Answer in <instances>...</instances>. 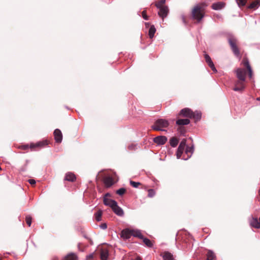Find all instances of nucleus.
<instances>
[{
    "label": "nucleus",
    "instance_id": "nucleus-1",
    "mask_svg": "<svg viewBox=\"0 0 260 260\" xmlns=\"http://www.w3.org/2000/svg\"><path fill=\"white\" fill-rule=\"evenodd\" d=\"M207 6L205 3H200L195 5L191 12L192 18L198 22H200L205 16V9Z\"/></svg>",
    "mask_w": 260,
    "mask_h": 260
},
{
    "label": "nucleus",
    "instance_id": "nucleus-2",
    "mask_svg": "<svg viewBox=\"0 0 260 260\" xmlns=\"http://www.w3.org/2000/svg\"><path fill=\"white\" fill-rule=\"evenodd\" d=\"M228 40L231 49L234 55L236 57L241 58V55L239 48V42L238 40L235 37L230 36L228 38Z\"/></svg>",
    "mask_w": 260,
    "mask_h": 260
},
{
    "label": "nucleus",
    "instance_id": "nucleus-3",
    "mask_svg": "<svg viewBox=\"0 0 260 260\" xmlns=\"http://www.w3.org/2000/svg\"><path fill=\"white\" fill-rule=\"evenodd\" d=\"M169 125L168 120L165 119H158L156 120L151 126L153 130L156 131H164V128H167Z\"/></svg>",
    "mask_w": 260,
    "mask_h": 260
},
{
    "label": "nucleus",
    "instance_id": "nucleus-4",
    "mask_svg": "<svg viewBox=\"0 0 260 260\" xmlns=\"http://www.w3.org/2000/svg\"><path fill=\"white\" fill-rule=\"evenodd\" d=\"M245 87V81L238 79L235 83L233 90L236 91L242 92Z\"/></svg>",
    "mask_w": 260,
    "mask_h": 260
},
{
    "label": "nucleus",
    "instance_id": "nucleus-5",
    "mask_svg": "<svg viewBox=\"0 0 260 260\" xmlns=\"http://www.w3.org/2000/svg\"><path fill=\"white\" fill-rule=\"evenodd\" d=\"M242 63L243 64V66L246 68L249 78H252L253 75L252 70L249 64L248 58L246 57H244Z\"/></svg>",
    "mask_w": 260,
    "mask_h": 260
},
{
    "label": "nucleus",
    "instance_id": "nucleus-6",
    "mask_svg": "<svg viewBox=\"0 0 260 260\" xmlns=\"http://www.w3.org/2000/svg\"><path fill=\"white\" fill-rule=\"evenodd\" d=\"M246 71L245 69L238 68L236 71V77L238 79L245 81Z\"/></svg>",
    "mask_w": 260,
    "mask_h": 260
},
{
    "label": "nucleus",
    "instance_id": "nucleus-7",
    "mask_svg": "<svg viewBox=\"0 0 260 260\" xmlns=\"http://www.w3.org/2000/svg\"><path fill=\"white\" fill-rule=\"evenodd\" d=\"M186 140L185 139H183L180 142L176 153L177 158H179L181 156L186 146Z\"/></svg>",
    "mask_w": 260,
    "mask_h": 260
},
{
    "label": "nucleus",
    "instance_id": "nucleus-8",
    "mask_svg": "<svg viewBox=\"0 0 260 260\" xmlns=\"http://www.w3.org/2000/svg\"><path fill=\"white\" fill-rule=\"evenodd\" d=\"M192 114V110L189 108H184L183 109H182L178 116H182V117H186V118H191V115Z\"/></svg>",
    "mask_w": 260,
    "mask_h": 260
},
{
    "label": "nucleus",
    "instance_id": "nucleus-9",
    "mask_svg": "<svg viewBox=\"0 0 260 260\" xmlns=\"http://www.w3.org/2000/svg\"><path fill=\"white\" fill-rule=\"evenodd\" d=\"M159 11L158 14L162 20L167 17L169 13V8L167 6L164 7L158 8Z\"/></svg>",
    "mask_w": 260,
    "mask_h": 260
},
{
    "label": "nucleus",
    "instance_id": "nucleus-10",
    "mask_svg": "<svg viewBox=\"0 0 260 260\" xmlns=\"http://www.w3.org/2000/svg\"><path fill=\"white\" fill-rule=\"evenodd\" d=\"M167 141V137L164 136H157L153 139L154 142L158 145H164Z\"/></svg>",
    "mask_w": 260,
    "mask_h": 260
},
{
    "label": "nucleus",
    "instance_id": "nucleus-11",
    "mask_svg": "<svg viewBox=\"0 0 260 260\" xmlns=\"http://www.w3.org/2000/svg\"><path fill=\"white\" fill-rule=\"evenodd\" d=\"M54 139L56 143H60L62 140V135L59 129H56L54 131Z\"/></svg>",
    "mask_w": 260,
    "mask_h": 260
},
{
    "label": "nucleus",
    "instance_id": "nucleus-12",
    "mask_svg": "<svg viewBox=\"0 0 260 260\" xmlns=\"http://www.w3.org/2000/svg\"><path fill=\"white\" fill-rule=\"evenodd\" d=\"M204 57H205L206 62L208 63V66L210 67V68L211 69V70L214 72H216L217 70L214 66L213 62H212V61L211 60V57L207 54H204Z\"/></svg>",
    "mask_w": 260,
    "mask_h": 260
},
{
    "label": "nucleus",
    "instance_id": "nucleus-13",
    "mask_svg": "<svg viewBox=\"0 0 260 260\" xmlns=\"http://www.w3.org/2000/svg\"><path fill=\"white\" fill-rule=\"evenodd\" d=\"M47 145H48V141L47 140H44L38 142L36 144H31L29 147L31 150H33L35 148H42Z\"/></svg>",
    "mask_w": 260,
    "mask_h": 260
},
{
    "label": "nucleus",
    "instance_id": "nucleus-14",
    "mask_svg": "<svg viewBox=\"0 0 260 260\" xmlns=\"http://www.w3.org/2000/svg\"><path fill=\"white\" fill-rule=\"evenodd\" d=\"M250 224L252 227L259 229L260 228V216L259 220L257 218L252 217L250 221Z\"/></svg>",
    "mask_w": 260,
    "mask_h": 260
},
{
    "label": "nucleus",
    "instance_id": "nucleus-15",
    "mask_svg": "<svg viewBox=\"0 0 260 260\" xmlns=\"http://www.w3.org/2000/svg\"><path fill=\"white\" fill-rule=\"evenodd\" d=\"M104 183L107 187H110L114 183V181L112 177L108 176L104 178Z\"/></svg>",
    "mask_w": 260,
    "mask_h": 260
},
{
    "label": "nucleus",
    "instance_id": "nucleus-16",
    "mask_svg": "<svg viewBox=\"0 0 260 260\" xmlns=\"http://www.w3.org/2000/svg\"><path fill=\"white\" fill-rule=\"evenodd\" d=\"M133 230L129 229H125L123 230L121 232V237L125 239H129L131 238L132 236H133L132 233Z\"/></svg>",
    "mask_w": 260,
    "mask_h": 260
},
{
    "label": "nucleus",
    "instance_id": "nucleus-17",
    "mask_svg": "<svg viewBox=\"0 0 260 260\" xmlns=\"http://www.w3.org/2000/svg\"><path fill=\"white\" fill-rule=\"evenodd\" d=\"M76 179L75 175L72 172H68L66 174L64 180L70 182H74Z\"/></svg>",
    "mask_w": 260,
    "mask_h": 260
},
{
    "label": "nucleus",
    "instance_id": "nucleus-18",
    "mask_svg": "<svg viewBox=\"0 0 260 260\" xmlns=\"http://www.w3.org/2000/svg\"><path fill=\"white\" fill-rule=\"evenodd\" d=\"M111 208L114 213L117 215L119 216H122L123 215V211L122 209L118 206L117 203L115 204V205H114V206L112 207Z\"/></svg>",
    "mask_w": 260,
    "mask_h": 260
},
{
    "label": "nucleus",
    "instance_id": "nucleus-19",
    "mask_svg": "<svg viewBox=\"0 0 260 260\" xmlns=\"http://www.w3.org/2000/svg\"><path fill=\"white\" fill-rule=\"evenodd\" d=\"M109 256V251L107 249L102 248L100 252V257L102 260H107Z\"/></svg>",
    "mask_w": 260,
    "mask_h": 260
},
{
    "label": "nucleus",
    "instance_id": "nucleus-20",
    "mask_svg": "<svg viewBox=\"0 0 260 260\" xmlns=\"http://www.w3.org/2000/svg\"><path fill=\"white\" fill-rule=\"evenodd\" d=\"M251 3L248 6L249 9H256L260 6V0H252Z\"/></svg>",
    "mask_w": 260,
    "mask_h": 260
},
{
    "label": "nucleus",
    "instance_id": "nucleus-21",
    "mask_svg": "<svg viewBox=\"0 0 260 260\" xmlns=\"http://www.w3.org/2000/svg\"><path fill=\"white\" fill-rule=\"evenodd\" d=\"M190 123V120L188 118L178 119L176 121V124L182 126V125H187Z\"/></svg>",
    "mask_w": 260,
    "mask_h": 260
},
{
    "label": "nucleus",
    "instance_id": "nucleus-22",
    "mask_svg": "<svg viewBox=\"0 0 260 260\" xmlns=\"http://www.w3.org/2000/svg\"><path fill=\"white\" fill-rule=\"evenodd\" d=\"M104 203L106 206H109L111 208L112 207L114 206V205H115V204H116V202L114 200L109 199L107 198H104L103 200Z\"/></svg>",
    "mask_w": 260,
    "mask_h": 260
},
{
    "label": "nucleus",
    "instance_id": "nucleus-23",
    "mask_svg": "<svg viewBox=\"0 0 260 260\" xmlns=\"http://www.w3.org/2000/svg\"><path fill=\"white\" fill-rule=\"evenodd\" d=\"M225 6V4L223 2H218L214 3L212 5V8L214 10H218L222 9Z\"/></svg>",
    "mask_w": 260,
    "mask_h": 260
},
{
    "label": "nucleus",
    "instance_id": "nucleus-24",
    "mask_svg": "<svg viewBox=\"0 0 260 260\" xmlns=\"http://www.w3.org/2000/svg\"><path fill=\"white\" fill-rule=\"evenodd\" d=\"M141 239L147 247H152L153 246L154 241H151L148 238H145L144 236L143 238H142Z\"/></svg>",
    "mask_w": 260,
    "mask_h": 260
},
{
    "label": "nucleus",
    "instance_id": "nucleus-25",
    "mask_svg": "<svg viewBox=\"0 0 260 260\" xmlns=\"http://www.w3.org/2000/svg\"><path fill=\"white\" fill-rule=\"evenodd\" d=\"M62 260H78L77 256L73 253L67 255Z\"/></svg>",
    "mask_w": 260,
    "mask_h": 260
},
{
    "label": "nucleus",
    "instance_id": "nucleus-26",
    "mask_svg": "<svg viewBox=\"0 0 260 260\" xmlns=\"http://www.w3.org/2000/svg\"><path fill=\"white\" fill-rule=\"evenodd\" d=\"M201 118V113L198 111L193 112L190 118H193L196 121L199 120Z\"/></svg>",
    "mask_w": 260,
    "mask_h": 260
},
{
    "label": "nucleus",
    "instance_id": "nucleus-27",
    "mask_svg": "<svg viewBox=\"0 0 260 260\" xmlns=\"http://www.w3.org/2000/svg\"><path fill=\"white\" fill-rule=\"evenodd\" d=\"M206 260H215L216 256L215 253L211 250H209L206 254Z\"/></svg>",
    "mask_w": 260,
    "mask_h": 260
},
{
    "label": "nucleus",
    "instance_id": "nucleus-28",
    "mask_svg": "<svg viewBox=\"0 0 260 260\" xmlns=\"http://www.w3.org/2000/svg\"><path fill=\"white\" fill-rule=\"evenodd\" d=\"M164 260H174L173 255L169 252H165L162 254Z\"/></svg>",
    "mask_w": 260,
    "mask_h": 260
},
{
    "label": "nucleus",
    "instance_id": "nucleus-29",
    "mask_svg": "<svg viewBox=\"0 0 260 260\" xmlns=\"http://www.w3.org/2000/svg\"><path fill=\"white\" fill-rule=\"evenodd\" d=\"M155 32H156V29H155L154 26L153 25H151V26L149 28V32H148V35H149V38L150 39H152L153 38Z\"/></svg>",
    "mask_w": 260,
    "mask_h": 260
},
{
    "label": "nucleus",
    "instance_id": "nucleus-30",
    "mask_svg": "<svg viewBox=\"0 0 260 260\" xmlns=\"http://www.w3.org/2000/svg\"><path fill=\"white\" fill-rule=\"evenodd\" d=\"M170 143L171 146L175 147L178 143V140L175 137H173L170 139Z\"/></svg>",
    "mask_w": 260,
    "mask_h": 260
},
{
    "label": "nucleus",
    "instance_id": "nucleus-31",
    "mask_svg": "<svg viewBox=\"0 0 260 260\" xmlns=\"http://www.w3.org/2000/svg\"><path fill=\"white\" fill-rule=\"evenodd\" d=\"M132 234H133V236H134V237H138L140 239H142V238H143V235L141 234V233L140 232V231H138V230H133V232H132Z\"/></svg>",
    "mask_w": 260,
    "mask_h": 260
},
{
    "label": "nucleus",
    "instance_id": "nucleus-32",
    "mask_svg": "<svg viewBox=\"0 0 260 260\" xmlns=\"http://www.w3.org/2000/svg\"><path fill=\"white\" fill-rule=\"evenodd\" d=\"M165 3L166 0H159L156 3L155 6L157 7V8L166 7V6L165 5Z\"/></svg>",
    "mask_w": 260,
    "mask_h": 260
},
{
    "label": "nucleus",
    "instance_id": "nucleus-33",
    "mask_svg": "<svg viewBox=\"0 0 260 260\" xmlns=\"http://www.w3.org/2000/svg\"><path fill=\"white\" fill-rule=\"evenodd\" d=\"M193 148L192 146H187L185 150V153L188 154V157H190L191 154L193 153Z\"/></svg>",
    "mask_w": 260,
    "mask_h": 260
},
{
    "label": "nucleus",
    "instance_id": "nucleus-34",
    "mask_svg": "<svg viewBox=\"0 0 260 260\" xmlns=\"http://www.w3.org/2000/svg\"><path fill=\"white\" fill-rule=\"evenodd\" d=\"M102 215V211L101 210H98V211L95 214V219L98 221H100L101 220Z\"/></svg>",
    "mask_w": 260,
    "mask_h": 260
},
{
    "label": "nucleus",
    "instance_id": "nucleus-35",
    "mask_svg": "<svg viewBox=\"0 0 260 260\" xmlns=\"http://www.w3.org/2000/svg\"><path fill=\"white\" fill-rule=\"evenodd\" d=\"M138 148V146L137 144H131L130 145H129L127 147V149L129 151H135L136 150V149H137Z\"/></svg>",
    "mask_w": 260,
    "mask_h": 260
},
{
    "label": "nucleus",
    "instance_id": "nucleus-36",
    "mask_svg": "<svg viewBox=\"0 0 260 260\" xmlns=\"http://www.w3.org/2000/svg\"><path fill=\"white\" fill-rule=\"evenodd\" d=\"M247 0H236L237 3L240 7L245 6Z\"/></svg>",
    "mask_w": 260,
    "mask_h": 260
},
{
    "label": "nucleus",
    "instance_id": "nucleus-37",
    "mask_svg": "<svg viewBox=\"0 0 260 260\" xmlns=\"http://www.w3.org/2000/svg\"><path fill=\"white\" fill-rule=\"evenodd\" d=\"M116 193L119 196H122L126 192V189L124 188H121L116 191Z\"/></svg>",
    "mask_w": 260,
    "mask_h": 260
},
{
    "label": "nucleus",
    "instance_id": "nucleus-38",
    "mask_svg": "<svg viewBox=\"0 0 260 260\" xmlns=\"http://www.w3.org/2000/svg\"><path fill=\"white\" fill-rule=\"evenodd\" d=\"M148 197L149 198H152L155 194V192L154 190L153 189H148Z\"/></svg>",
    "mask_w": 260,
    "mask_h": 260
},
{
    "label": "nucleus",
    "instance_id": "nucleus-39",
    "mask_svg": "<svg viewBox=\"0 0 260 260\" xmlns=\"http://www.w3.org/2000/svg\"><path fill=\"white\" fill-rule=\"evenodd\" d=\"M32 218L30 215H27L25 217V221L27 224L30 226L31 223Z\"/></svg>",
    "mask_w": 260,
    "mask_h": 260
},
{
    "label": "nucleus",
    "instance_id": "nucleus-40",
    "mask_svg": "<svg viewBox=\"0 0 260 260\" xmlns=\"http://www.w3.org/2000/svg\"><path fill=\"white\" fill-rule=\"evenodd\" d=\"M28 162L29 161L28 160H26V161H25V164L23 166H22V167L20 168L19 171L20 172H24L26 171V167L27 166V165L28 164Z\"/></svg>",
    "mask_w": 260,
    "mask_h": 260
},
{
    "label": "nucleus",
    "instance_id": "nucleus-41",
    "mask_svg": "<svg viewBox=\"0 0 260 260\" xmlns=\"http://www.w3.org/2000/svg\"><path fill=\"white\" fill-rule=\"evenodd\" d=\"M28 162L29 161L28 160H26V161H25V164L23 166H22V167L20 168L19 171L20 172H24L26 171V167L27 166V165L28 164Z\"/></svg>",
    "mask_w": 260,
    "mask_h": 260
},
{
    "label": "nucleus",
    "instance_id": "nucleus-42",
    "mask_svg": "<svg viewBox=\"0 0 260 260\" xmlns=\"http://www.w3.org/2000/svg\"><path fill=\"white\" fill-rule=\"evenodd\" d=\"M130 184L134 187L137 188L140 185H141V183L140 182H136L133 181H130Z\"/></svg>",
    "mask_w": 260,
    "mask_h": 260
},
{
    "label": "nucleus",
    "instance_id": "nucleus-43",
    "mask_svg": "<svg viewBox=\"0 0 260 260\" xmlns=\"http://www.w3.org/2000/svg\"><path fill=\"white\" fill-rule=\"evenodd\" d=\"M95 256V253L94 252L90 254L89 255L86 256V258L87 260H90L93 259Z\"/></svg>",
    "mask_w": 260,
    "mask_h": 260
},
{
    "label": "nucleus",
    "instance_id": "nucleus-44",
    "mask_svg": "<svg viewBox=\"0 0 260 260\" xmlns=\"http://www.w3.org/2000/svg\"><path fill=\"white\" fill-rule=\"evenodd\" d=\"M142 15L143 18L145 20H148V16L146 14V11L144 10L142 12Z\"/></svg>",
    "mask_w": 260,
    "mask_h": 260
},
{
    "label": "nucleus",
    "instance_id": "nucleus-45",
    "mask_svg": "<svg viewBox=\"0 0 260 260\" xmlns=\"http://www.w3.org/2000/svg\"><path fill=\"white\" fill-rule=\"evenodd\" d=\"M180 133L181 134H184L185 133V128L182 127V126H180L178 129Z\"/></svg>",
    "mask_w": 260,
    "mask_h": 260
},
{
    "label": "nucleus",
    "instance_id": "nucleus-46",
    "mask_svg": "<svg viewBox=\"0 0 260 260\" xmlns=\"http://www.w3.org/2000/svg\"><path fill=\"white\" fill-rule=\"evenodd\" d=\"M19 148L23 150H27L29 148V146L28 145H21L19 147Z\"/></svg>",
    "mask_w": 260,
    "mask_h": 260
},
{
    "label": "nucleus",
    "instance_id": "nucleus-47",
    "mask_svg": "<svg viewBox=\"0 0 260 260\" xmlns=\"http://www.w3.org/2000/svg\"><path fill=\"white\" fill-rule=\"evenodd\" d=\"M28 182L31 185H35L36 184V181L34 179H29L28 180Z\"/></svg>",
    "mask_w": 260,
    "mask_h": 260
},
{
    "label": "nucleus",
    "instance_id": "nucleus-48",
    "mask_svg": "<svg viewBox=\"0 0 260 260\" xmlns=\"http://www.w3.org/2000/svg\"><path fill=\"white\" fill-rule=\"evenodd\" d=\"M84 237H85V238H86V239H87L88 240V241H89V242H90V244L91 245H92V244H93V242H92V241L91 240V239H90V238H88V237H86L85 235L84 236Z\"/></svg>",
    "mask_w": 260,
    "mask_h": 260
},
{
    "label": "nucleus",
    "instance_id": "nucleus-49",
    "mask_svg": "<svg viewBox=\"0 0 260 260\" xmlns=\"http://www.w3.org/2000/svg\"><path fill=\"white\" fill-rule=\"evenodd\" d=\"M101 227L103 228V229H106L107 228V225L106 223H103L101 225Z\"/></svg>",
    "mask_w": 260,
    "mask_h": 260
},
{
    "label": "nucleus",
    "instance_id": "nucleus-50",
    "mask_svg": "<svg viewBox=\"0 0 260 260\" xmlns=\"http://www.w3.org/2000/svg\"><path fill=\"white\" fill-rule=\"evenodd\" d=\"M51 260H58V258L56 256H53Z\"/></svg>",
    "mask_w": 260,
    "mask_h": 260
},
{
    "label": "nucleus",
    "instance_id": "nucleus-51",
    "mask_svg": "<svg viewBox=\"0 0 260 260\" xmlns=\"http://www.w3.org/2000/svg\"><path fill=\"white\" fill-rule=\"evenodd\" d=\"M110 194L109 193H107L105 195V197L104 198H107V197H110Z\"/></svg>",
    "mask_w": 260,
    "mask_h": 260
},
{
    "label": "nucleus",
    "instance_id": "nucleus-52",
    "mask_svg": "<svg viewBox=\"0 0 260 260\" xmlns=\"http://www.w3.org/2000/svg\"><path fill=\"white\" fill-rule=\"evenodd\" d=\"M136 260H141V258L140 257H137Z\"/></svg>",
    "mask_w": 260,
    "mask_h": 260
},
{
    "label": "nucleus",
    "instance_id": "nucleus-53",
    "mask_svg": "<svg viewBox=\"0 0 260 260\" xmlns=\"http://www.w3.org/2000/svg\"><path fill=\"white\" fill-rule=\"evenodd\" d=\"M145 25H146V26H148V25H149V23H145Z\"/></svg>",
    "mask_w": 260,
    "mask_h": 260
},
{
    "label": "nucleus",
    "instance_id": "nucleus-54",
    "mask_svg": "<svg viewBox=\"0 0 260 260\" xmlns=\"http://www.w3.org/2000/svg\"><path fill=\"white\" fill-rule=\"evenodd\" d=\"M257 100L260 101V96L259 98H257Z\"/></svg>",
    "mask_w": 260,
    "mask_h": 260
},
{
    "label": "nucleus",
    "instance_id": "nucleus-55",
    "mask_svg": "<svg viewBox=\"0 0 260 260\" xmlns=\"http://www.w3.org/2000/svg\"><path fill=\"white\" fill-rule=\"evenodd\" d=\"M2 170V169H1V167H0V170Z\"/></svg>",
    "mask_w": 260,
    "mask_h": 260
}]
</instances>
